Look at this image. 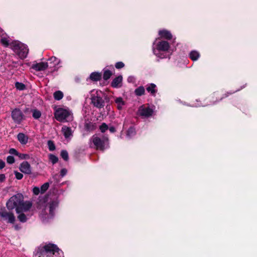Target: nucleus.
Here are the masks:
<instances>
[{
    "label": "nucleus",
    "instance_id": "obj_1",
    "mask_svg": "<svg viewBox=\"0 0 257 257\" xmlns=\"http://www.w3.org/2000/svg\"><path fill=\"white\" fill-rule=\"evenodd\" d=\"M7 207L9 210L16 208V212L20 213L28 211L32 207V203L29 201L24 202L23 195L17 194L10 198L7 203Z\"/></svg>",
    "mask_w": 257,
    "mask_h": 257
},
{
    "label": "nucleus",
    "instance_id": "obj_2",
    "mask_svg": "<svg viewBox=\"0 0 257 257\" xmlns=\"http://www.w3.org/2000/svg\"><path fill=\"white\" fill-rule=\"evenodd\" d=\"M59 248L54 244H48L40 249L38 257H58Z\"/></svg>",
    "mask_w": 257,
    "mask_h": 257
},
{
    "label": "nucleus",
    "instance_id": "obj_3",
    "mask_svg": "<svg viewBox=\"0 0 257 257\" xmlns=\"http://www.w3.org/2000/svg\"><path fill=\"white\" fill-rule=\"evenodd\" d=\"M47 199L46 198L40 199L38 202V208L44 211V214H47V211H49L48 217H52L54 214V211L57 206L58 203L56 201H52L51 203L46 204Z\"/></svg>",
    "mask_w": 257,
    "mask_h": 257
},
{
    "label": "nucleus",
    "instance_id": "obj_4",
    "mask_svg": "<svg viewBox=\"0 0 257 257\" xmlns=\"http://www.w3.org/2000/svg\"><path fill=\"white\" fill-rule=\"evenodd\" d=\"M10 46L21 59H24L27 57L29 50L24 44L19 41H15L10 44Z\"/></svg>",
    "mask_w": 257,
    "mask_h": 257
},
{
    "label": "nucleus",
    "instance_id": "obj_5",
    "mask_svg": "<svg viewBox=\"0 0 257 257\" xmlns=\"http://www.w3.org/2000/svg\"><path fill=\"white\" fill-rule=\"evenodd\" d=\"M55 117L59 121H70L73 119L71 112L68 109L59 108L55 112Z\"/></svg>",
    "mask_w": 257,
    "mask_h": 257
},
{
    "label": "nucleus",
    "instance_id": "obj_6",
    "mask_svg": "<svg viewBox=\"0 0 257 257\" xmlns=\"http://www.w3.org/2000/svg\"><path fill=\"white\" fill-rule=\"evenodd\" d=\"M90 141L93 143L96 149L100 150H103L107 147L108 144V138L104 136L99 138L97 136H93Z\"/></svg>",
    "mask_w": 257,
    "mask_h": 257
},
{
    "label": "nucleus",
    "instance_id": "obj_7",
    "mask_svg": "<svg viewBox=\"0 0 257 257\" xmlns=\"http://www.w3.org/2000/svg\"><path fill=\"white\" fill-rule=\"evenodd\" d=\"M170 47V44L167 41L164 40L159 41L156 45V49L158 52L156 54V55L161 59L166 58V52L168 51Z\"/></svg>",
    "mask_w": 257,
    "mask_h": 257
},
{
    "label": "nucleus",
    "instance_id": "obj_8",
    "mask_svg": "<svg viewBox=\"0 0 257 257\" xmlns=\"http://www.w3.org/2000/svg\"><path fill=\"white\" fill-rule=\"evenodd\" d=\"M236 91H235L236 92ZM235 91H229L223 93L220 91H215L212 93L209 96L210 102L211 104H215L221 101L223 99L226 98L229 95L233 94Z\"/></svg>",
    "mask_w": 257,
    "mask_h": 257
},
{
    "label": "nucleus",
    "instance_id": "obj_9",
    "mask_svg": "<svg viewBox=\"0 0 257 257\" xmlns=\"http://www.w3.org/2000/svg\"><path fill=\"white\" fill-rule=\"evenodd\" d=\"M102 94L100 91L93 90L91 91L92 103L97 108H101L104 106V101L101 96Z\"/></svg>",
    "mask_w": 257,
    "mask_h": 257
},
{
    "label": "nucleus",
    "instance_id": "obj_10",
    "mask_svg": "<svg viewBox=\"0 0 257 257\" xmlns=\"http://www.w3.org/2000/svg\"><path fill=\"white\" fill-rule=\"evenodd\" d=\"M0 216L9 223H14L15 221V217L14 214L10 212L5 210L1 211H0Z\"/></svg>",
    "mask_w": 257,
    "mask_h": 257
},
{
    "label": "nucleus",
    "instance_id": "obj_11",
    "mask_svg": "<svg viewBox=\"0 0 257 257\" xmlns=\"http://www.w3.org/2000/svg\"><path fill=\"white\" fill-rule=\"evenodd\" d=\"M12 117L15 122L20 123L23 119V114L19 109H15L12 112Z\"/></svg>",
    "mask_w": 257,
    "mask_h": 257
},
{
    "label": "nucleus",
    "instance_id": "obj_12",
    "mask_svg": "<svg viewBox=\"0 0 257 257\" xmlns=\"http://www.w3.org/2000/svg\"><path fill=\"white\" fill-rule=\"evenodd\" d=\"M19 169L22 173L25 174L30 175L32 173L31 165L27 161H24L20 164Z\"/></svg>",
    "mask_w": 257,
    "mask_h": 257
},
{
    "label": "nucleus",
    "instance_id": "obj_13",
    "mask_svg": "<svg viewBox=\"0 0 257 257\" xmlns=\"http://www.w3.org/2000/svg\"><path fill=\"white\" fill-rule=\"evenodd\" d=\"M159 35L161 38L167 40H171L172 38V35L171 32L165 29L160 30L159 31Z\"/></svg>",
    "mask_w": 257,
    "mask_h": 257
},
{
    "label": "nucleus",
    "instance_id": "obj_14",
    "mask_svg": "<svg viewBox=\"0 0 257 257\" xmlns=\"http://www.w3.org/2000/svg\"><path fill=\"white\" fill-rule=\"evenodd\" d=\"M48 67V64L46 62H40L32 65V68L37 71H43Z\"/></svg>",
    "mask_w": 257,
    "mask_h": 257
},
{
    "label": "nucleus",
    "instance_id": "obj_15",
    "mask_svg": "<svg viewBox=\"0 0 257 257\" xmlns=\"http://www.w3.org/2000/svg\"><path fill=\"white\" fill-rule=\"evenodd\" d=\"M157 86L154 83L149 84L146 88L147 91L151 94L153 96H155L158 91L157 89Z\"/></svg>",
    "mask_w": 257,
    "mask_h": 257
},
{
    "label": "nucleus",
    "instance_id": "obj_16",
    "mask_svg": "<svg viewBox=\"0 0 257 257\" xmlns=\"http://www.w3.org/2000/svg\"><path fill=\"white\" fill-rule=\"evenodd\" d=\"M17 139L21 144L26 145L28 142L29 137L23 133H19Z\"/></svg>",
    "mask_w": 257,
    "mask_h": 257
},
{
    "label": "nucleus",
    "instance_id": "obj_17",
    "mask_svg": "<svg viewBox=\"0 0 257 257\" xmlns=\"http://www.w3.org/2000/svg\"><path fill=\"white\" fill-rule=\"evenodd\" d=\"M62 132L65 138H68L72 135L73 132L70 127L64 126L62 128Z\"/></svg>",
    "mask_w": 257,
    "mask_h": 257
},
{
    "label": "nucleus",
    "instance_id": "obj_18",
    "mask_svg": "<svg viewBox=\"0 0 257 257\" xmlns=\"http://www.w3.org/2000/svg\"><path fill=\"white\" fill-rule=\"evenodd\" d=\"M122 77L121 76H119L114 79L111 83V85L113 87H117L121 85Z\"/></svg>",
    "mask_w": 257,
    "mask_h": 257
},
{
    "label": "nucleus",
    "instance_id": "obj_19",
    "mask_svg": "<svg viewBox=\"0 0 257 257\" xmlns=\"http://www.w3.org/2000/svg\"><path fill=\"white\" fill-rule=\"evenodd\" d=\"M200 56L199 53L195 50L192 51L189 53V58L194 61L197 60Z\"/></svg>",
    "mask_w": 257,
    "mask_h": 257
},
{
    "label": "nucleus",
    "instance_id": "obj_20",
    "mask_svg": "<svg viewBox=\"0 0 257 257\" xmlns=\"http://www.w3.org/2000/svg\"><path fill=\"white\" fill-rule=\"evenodd\" d=\"M155 108V106L146 107V118L152 116L154 113V110Z\"/></svg>",
    "mask_w": 257,
    "mask_h": 257
},
{
    "label": "nucleus",
    "instance_id": "obj_21",
    "mask_svg": "<svg viewBox=\"0 0 257 257\" xmlns=\"http://www.w3.org/2000/svg\"><path fill=\"white\" fill-rule=\"evenodd\" d=\"M115 103L117 104V107L118 109H121L122 106L124 105V102L121 97H117L115 99Z\"/></svg>",
    "mask_w": 257,
    "mask_h": 257
},
{
    "label": "nucleus",
    "instance_id": "obj_22",
    "mask_svg": "<svg viewBox=\"0 0 257 257\" xmlns=\"http://www.w3.org/2000/svg\"><path fill=\"white\" fill-rule=\"evenodd\" d=\"M90 78L94 81H98L101 78V74L96 72H93L90 75Z\"/></svg>",
    "mask_w": 257,
    "mask_h": 257
},
{
    "label": "nucleus",
    "instance_id": "obj_23",
    "mask_svg": "<svg viewBox=\"0 0 257 257\" xmlns=\"http://www.w3.org/2000/svg\"><path fill=\"white\" fill-rule=\"evenodd\" d=\"M63 97V94L61 91H56L54 93V97L56 100H59Z\"/></svg>",
    "mask_w": 257,
    "mask_h": 257
},
{
    "label": "nucleus",
    "instance_id": "obj_24",
    "mask_svg": "<svg viewBox=\"0 0 257 257\" xmlns=\"http://www.w3.org/2000/svg\"><path fill=\"white\" fill-rule=\"evenodd\" d=\"M23 212H21L20 213H18L19 215L18 216V218L21 222H25L27 219L26 216L23 213Z\"/></svg>",
    "mask_w": 257,
    "mask_h": 257
},
{
    "label": "nucleus",
    "instance_id": "obj_25",
    "mask_svg": "<svg viewBox=\"0 0 257 257\" xmlns=\"http://www.w3.org/2000/svg\"><path fill=\"white\" fill-rule=\"evenodd\" d=\"M15 86L19 90H24L26 88L25 85L23 83L18 82L15 83Z\"/></svg>",
    "mask_w": 257,
    "mask_h": 257
},
{
    "label": "nucleus",
    "instance_id": "obj_26",
    "mask_svg": "<svg viewBox=\"0 0 257 257\" xmlns=\"http://www.w3.org/2000/svg\"><path fill=\"white\" fill-rule=\"evenodd\" d=\"M145 89L143 87L141 86L135 90V93L137 95H141L144 94Z\"/></svg>",
    "mask_w": 257,
    "mask_h": 257
},
{
    "label": "nucleus",
    "instance_id": "obj_27",
    "mask_svg": "<svg viewBox=\"0 0 257 257\" xmlns=\"http://www.w3.org/2000/svg\"><path fill=\"white\" fill-rule=\"evenodd\" d=\"M49 183H44L41 187V193H44L49 188Z\"/></svg>",
    "mask_w": 257,
    "mask_h": 257
},
{
    "label": "nucleus",
    "instance_id": "obj_28",
    "mask_svg": "<svg viewBox=\"0 0 257 257\" xmlns=\"http://www.w3.org/2000/svg\"><path fill=\"white\" fill-rule=\"evenodd\" d=\"M61 156L64 160L67 161L68 160V154L66 151H62L61 152Z\"/></svg>",
    "mask_w": 257,
    "mask_h": 257
},
{
    "label": "nucleus",
    "instance_id": "obj_29",
    "mask_svg": "<svg viewBox=\"0 0 257 257\" xmlns=\"http://www.w3.org/2000/svg\"><path fill=\"white\" fill-rule=\"evenodd\" d=\"M111 75V73L109 70H106L103 73V79L105 80L108 79Z\"/></svg>",
    "mask_w": 257,
    "mask_h": 257
},
{
    "label": "nucleus",
    "instance_id": "obj_30",
    "mask_svg": "<svg viewBox=\"0 0 257 257\" xmlns=\"http://www.w3.org/2000/svg\"><path fill=\"white\" fill-rule=\"evenodd\" d=\"M41 115V113L40 111L37 110H34L33 111V116L35 118H39Z\"/></svg>",
    "mask_w": 257,
    "mask_h": 257
},
{
    "label": "nucleus",
    "instance_id": "obj_31",
    "mask_svg": "<svg viewBox=\"0 0 257 257\" xmlns=\"http://www.w3.org/2000/svg\"><path fill=\"white\" fill-rule=\"evenodd\" d=\"M108 128V127L105 123H102L99 126V129L102 133L105 132Z\"/></svg>",
    "mask_w": 257,
    "mask_h": 257
},
{
    "label": "nucleus",
    "instance_id": "obj_32",
    "mask_svg": "<svg viewBox=\"0 0 257 257\" xmlns=\"http://www.w3.org/2000/svg\"><path fill=\"white\" fill-rule=\"evenodd\" d=\"M1 42L5 46L9 45V40L6 37H2L1 39Z\"/></svg>",
    "mask_w": 257,
    "mask_h": 257
},
{
    "label": "nucleus",
    "instance_id": "obj_33",
    "mask_svg": "<svg viewBox=\"0 0 257 257\" xmlns=\"http://www.w3.org/2000/svg\"><path fill=\"white\" fill-rule=\"evenodd\" d=\"M49 159L52 162L53 164H55L57 162L58 159L57 157L54 155H50L49 156Z\"/></svg>",
    "mask_w": 257,
    "mask_h": 257
},
{
    "label": "nucleus",
    "instance_id": "obj_34",
    "mask_svg": "<svg viewBox=\"0 0 257 257\" xmlns=\"http://www.w3.org/2000/svg\"><path fill=\"white\" fill-rule=\"evenodd\" d=\"M48 146L50 151H53L55 149V145L51 141H49L48 142Z\"/></svg>",
    "mask_w": 257,
    "mask_h": 257
},
{
    "label": "nucleus",
    "instance_id": "obj_35",
    "mask_svg": "<svg viewBox=\"0 0 257 257\" xmlns=\"http://www.w3.org/2000/svg\"><path fill=\"white\" fill-rule=\"evenodd\" d=\"M138 114L144 116L145 115V107L142 106L138 110Z\"/></svg>",
    "mask_w": 257,
    "mask_h": 257
},
{
    "label": "nucleus",
    "instance_id": "obj_36",
    "mask_svg": "<svg viewBox=\"0 0 257 257\" xmlns=\"http://www.w3.org/2000/svg\"><path fill=\"white\" fill-rule=\"evenodd\" d=\"M14 173H15L16 178L17 179L21 180L23 178V175L22 173L18 172V171H16L14 172Z\"/></svg>",
    "mask_w": 257,
    "mask_h": 257
},
{
    "label": "nucleus",
    "instance_id": "obj_37",
    "mask_svg": "<svg viewBox=\"0 0 257 257\" xmlns=\"http://www.w3.org/2000/svg\"><path fill=\"white\" fill-rule=\"evenodd\" d=\"M7 161L9 164H13L15 162V159L12 156H9L7 158Z\"/></svg>",
    "mask_w": 257,
    "mask_h": 257
},
{
    "label": "nucleus",
    "instance_id": "obj_38",
    "mask_svg": "<svg viewBox=\"0 0 257 257\" xmlns=\"http://www.w3.org/2000/svg\"><path fill=\"white\" fill-rule=\"evenodd\" d=\"M18 156L22 159H28L30 158L29 155L25 154H19Z\"/></svg>",
    "mask_w": 257,
    "mask_h": 257
},
{
    "label": "nucleus",
    "instance_id": "obj_39",
    "mask_svg": "<svg viewBox=\"0 0 257 257\" xmlns=\"http://www.w3.org/2000/svg\"><path fill=\"white\" fill-rule=\"evenodd\" d=\"M33 192L35 195H37L41 192V190L39 187H35L33 189Z\"/></svg>",
    "mask_w": 257,
    "mask_h": 257
},
{
    "label": "nucleus",
    "instance_id": "obj_40",
    "mask_svg": "<svg viewBox=\"0 0 257 257\" xmlns=\"http://www.w3.org/2000/svg\"><path fill=\"white\" fill-rule=\"evenodd\" d=\"M124 64L122 62H118L115 64V67L117 69H120V68H123L124 67Z\"/></svg>",
    "mask_w": 257,
    "mask_h": 257
},
{
    "label": "nucleus",
    "instance_id": "obj_41",
    "mask_svg": "<svg viewBox=\"0 0 257 257\" xmlns=\"http://www.w3.org/2000/svg\"><path fill=\"white\" fill-rule=\"evenodd\" d=\"M50 60L51 61L53 62H55V65H58L59 62L60 60H58L57 58L55 57H52L50 59Z\"/></svg>",
    "mask_w": 257,
    "mask_h": 257
},
{
    "label": "nucleus",
    "instance_id": "obj_42",
    "mask_svg": "<svg viewBox=\"0 0 257 257\" xmlns=\"http://www.w3.org/2000/svg\"><path fill=\"white\" fill-rule=\"evenodd\" d=\"M9 153L11 154H13V155H17V156H18L19 155V153H18V152L17 151V150L15 149H11L9 151Z\"/></svg>",
    "mask_w": 257,
    "mask_h": 257
},
{
    "label": "nucleus",
    "instance_id": "obj_43",
    "mask_svg": "<svg viewBox=\"0 0 257 257\" xmlns=\"http://www.w3.org/2000/svg\"><path fill=\"white\" fill-rule=\"evenodd\" d=\"M6 179V176L4 174H0V183H3L5 181Z\"/></svg>",
    "mask_w": 257,
    "mask_h": 257
},
{
    "label": "nucleus",
    "instance_id": "obj_44",
    "mask_svg": "<svg viewBox=\"0 0 257 257\" xmlns=\"http://www.w3.org/2000/svg\"><path fill=\"white\" fill-rule=\"evenodd\" d=\"M67 170L66 169H62L60 172V175L62 177L64 176L67 174Z\"/></svg>",
    "mask_w": 257,
    "mask_h": 257
},
{
    "label": "nucleus",
    "instance_id": "obj_45",
    "mask_svg": "<svg viewBox=\"0 0 257 257\" xmlns=\"http://www.w3.org/2000/svg\"><path fill=\"white\" fill-rule=\"evenodd\" d=\"M5 167V163L4 161L0 159V170H2Z\"/></svg>",
    "mask_w": 257,
    "mask_h": 257
},
{
    "label": "nucleus",
    "instance_id": "obj_46",
    "mask_svg": "<svg viewBox=\"0 0 257 257\" xmlns=\"http://www.w3.org/2000/svg\"><path fill=\"white\" fill-rule=\"evenodd\" d=\"M109 130L111 133H114L115 131V129L113 126L109 127Z\"/></svg>",
    "mask_w": 257,
    "mask_h": 257
},
{
    "label": "nucleus",
    "instance_id": "obj_47",
    "mask_svg": "<svg viewBox=\"0 0 257 257\" xmlns=\"http://www.w3.org/2000/svg\"><path fill=\"white\" fill-rule=\"evenodd\" d=\"M133 131H134V130H133V128H130V129H129V130L128 131V135L130 134V132H133Z\"/></svg>",
    "mask_w": 257,
    "mask_h": 257
},
{
    "label": "nucleus",
    "instance_id": "obj_48",
    "mask_svg": "<svg viewBox=\"0 0 257 257\" xmlns=\"http://www.w3.org/2000/svg\"><path fill=\"white\" fill-rule=\"evenodd\" d=\"M133 79V77H130L128 78V80L129 81H132V79Z\"/></svg>",
    "mask_w": 257,
    "mask_h": 257
}]
</instances>
